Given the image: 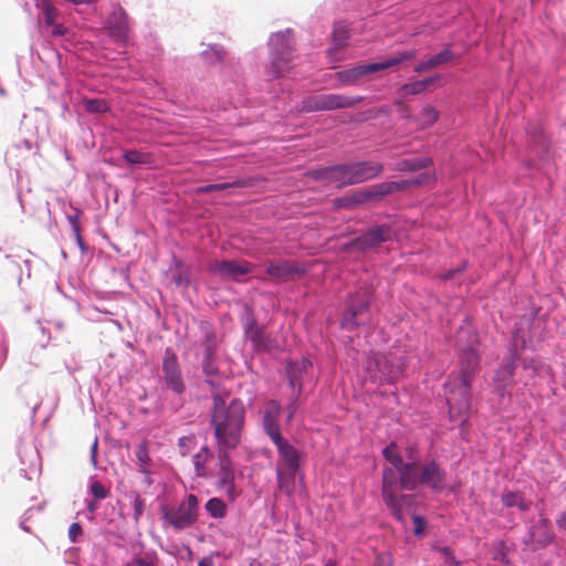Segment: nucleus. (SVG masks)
Here are the masks:
<instances>
[{"instance_id":"7","label":"nucleus","mask_w":566,"mask_h":566,"mask_svg":"<svg viewBox=\"0 0 566 566\" xmlns=\"http://www.w3.org/2000/svg\"><path fill=\"white\" fill-rule=\"evenodd\" d=\"M415 57L416 51L401 52L381 62L359 64L354 67L340 71L337 73V78L343 84H354L365 75L397 66L400 63L412 60Z\"/></svg>"},{"instance_id":"1","label":"nucleus","mask_w":566,"mask_h":566,"mask_svg":"<svg viewBox=\"0 0 566 566\" xmlns=\"http://www.w3.org/2000/svg\"><path fill=\"white\" fill-rule=\"evenodd\" d=\"M210 424L213 428L217 448L235 449L241 441L245 410L243 402L232 399L227 403L220 394L212 397Z\"/></svg>"},{"instance_id":"43","label":"nucleus","mask_w":566,"mask_h":566,"mask_svg":"<svg viewBox=\"0 0 566 566\" xmlns=\"http://www.w3.org/2000/svg\"><path fill=\"white\" fill-rule=\"evenodd\" d=\"M537 527L544 530L543 538L538 539V542L544 545L551 543L553 535L549 532V521L547 518H541Z\"/></svg>"},{"instance_id":"24","label":"nucleus","mask_w":566,"mask_h":566,"mask_svg":"<svg viewBox=\"0 0 566 566\" xmlns=\"http://www.w3.org/2000/svg\"><path fill=\"white\" fill-rule=\"evenodd\" d=\"M311 366V361L305 358L301 359L300 361L290 363L287 365L286 371L289 376V382L293 389L297 388L298 392L301 391V375L302 373H306Z\"/></svg>"},{"instance_id":"30","label":"nucleus","mask_w":566,"mask_h":566,"mask_svg":"<svg viewBox=\"0 0 566 566\" xmlns=\"http://www.w3.org/2000/svg\"><path fill=\"white\" fill-rule=\"evenodd\" d=\"M36 7L41 10L44 15V22L46 25H53L57 15V10L53 6L51 0H38Z\"/></svg>"},{"instance_id":"39","label":"nucleus","mask_w":566,"mask_h":566,"mask_svg":"<svg viewBox=\"0 0 566 566\" xmlns=\"http://www.w3.org/2000/svg\"><path fill=\"white\" fill-rule=\"evenodd\" d=\"M452 59H453V53L450 49H444L437 55L430 57L431 62L433 63L434 69L450 62Z\"/></svg>"},{"instance_id":"45","label":"nucleus","mask_w":566,"mask_h":566,"mask_svg":"<svg viewBox=\"0 0 566 566\" xmlns=\"http://www.w3.org/2000/svg\"><path fill=\"white\" fill-rule=\"evenodd\" d=\"M363 193H364L365 203L371 202V201H379L375 185L368 187L367 189H363Z\"/></svg>"},{"instance_id":"48","label":"nucleus","mask_w":566,"mask_h":566,"mask_svg":"<svg viewBox=\"0 0 566 566\" xmlns=\"http://www.w3.org/2000/svg\"><path fill=\"white\" fill-rule=\"evenodd\" d=\"M335 206L338 207V208H349V207H353V203H352V200H350V195L335 199Z\"/></svg>"},{"instance_id":"20","label":"nucleus","mask_w":566,"mask_h":566,"mask_svg":"<svg viewBox=\"0 0 566 566\" xmlns=\"http://www.w3.org/2000/svg\"><path fill=\"white\" fill-rule=\"evenodd\" d=\"M389 235V229L384 226H378L375 228H371L366 233L360 235L359 238L355 239L352 242V245L360 249V250H367L370 248H374L378 245L379 243L386 241Z\"/></svg>"},{"instance_id":"49","label":"nucleus","mask_w":566,"mask_h":566,"mask_svg":"<svg viewBox=\"0 0 566 566\" xmlns=\"http://www.w3.org/2000/svg\"><path fill=\"white\" fill-rule=\"evenodd\" d=\"M432 69H434L433 63L431 62L430 59H428L427 61L419 63L415 67V72L422 73V72H426V71H429V70H432Z\"/></svg>"},{"instance_id":"23","label":"nucleus","mask_w":566,"mask_h":566,"mask_svg":"<svg viewBox=\"0 0 566 566\" xmlns=\"http://www.w3.org/2000/svg\"><path fill=\"white\" fill-rule=\"evenodd\" d=\"M135 454H136V464L138 467V471L145 475L146 483L148 485H150L151 484L150 468H151L153 461L149 455L148 443L146 441H143L142 443H139L136 449Z\"/></svg>"},{"instance_id":"50","label":"nucleus","mask_w":566,"mask_h":566,"mask_svg":"<svg viewBox=\"0 0 566 566\" xmlns=\"http://www.w3.org/2000/svg\"><path fill=\"white\" fill-rule=\"evenodd\" d=\"M350 200H352L353 207L364 205L365 200H364L363 190H358V191H355L354 193H352Z\"/></svg>"},{"instance_id":"38","label":"nucleus","mask_w":566,"mask_h":566,"mask_svg":"<svg viewBox=\"0 0 566 566\" xmlns=\"http://www.w3.org/2000/svg\"><path fill=\"white\" fill-rule=\"evenodd\" d=\"M493 559L503 564H509L507 547L504 542L500 541L494 544Z\"/></svg>"},{"instance_id":"59","label":"nucleus","mask_w":566,"mask_h":566,"mask_svg":"<svg viewBox=\"0 0 566 566\" xmlns=\"http://www.w3.org/2000/svg\"><path fill=\"white\" fill-rule=\"evenodd\" d=\"M198 566H213V558L211 556L203 557L199 560Z\"/></svg>"},{"instance_id":"44","label":"nucleus","mask_w":566,"mask_h":566,"mask_svg":"<svg viewBox=\"0 0 566 566\" xmlns=\"http://www.w3.org/2000/svg\"><path fill=\"white\" fill-rule=\"evenodd\" d=\"M82 534V526L80 523H72L69 528V538L71 543H76L77 537Z\"/></svg>"},{"instance_id":"6","label":"nucleus","mask_w":566,"mask_h":566,"mask_svg":"<svg viewBox=\"0 0 566 566\" xmlns=\"http://www.w3.org/2000/svg\"><path fill=\"white\" fill-rule=\"evenodd\" d=\"M270 63L266 73L273 78H279L292 70L293 40L290 32H277L270 38Z\"/></svg>"},{"instance_id":"8","label":"nucleus","mask_w":566,"mask_h":566,"mask_svg":"<svg viewBox=\"0 0 566 566\" xmlns=\"http://www.w3.org/2000/svg\"><path fill=\"white\" fill-rule=\"evenodd\" d=\"M361 101V96H348L344 94L312 95L303 101L302 109L306 112H319L349 108Z\"/></svg>"},{"instance_id":"12","label":"nucleus","mask_w":566,"mask_h":566,"mask_svg":"<svg viewBox=\"0 0 566 566\" xmlns=\"http://www.w3.org/2000/svg\"><path fill=\"white\" fill-rule=\"evenodd\" d=\"M163 373L166 386L177 394L185 391L179 364L172 349L167 348L163 360Z\"/></svg>"},{"instance_id":"29","label":"nucleus","mask_w":566,"mask_h":566,"mask_svg":"<svg viewBox=\"0 0 566 566\" xmlns=\"http://www.w3.org/2000/svg\"><path fill=\"white\" fill-rule=\"evenodd\" d=\"M439 118V112L431 105H426L419 116L417 117V120L419 122L421 128H427L432 126Z\"/></svg>"},{"instance_id":"28","label":"nucleus","mask_w":566,"mask_h":566,"mask_svg":"<svg viewBox=\"0 0 566 566\" xmlns=\"http://www.w3.org/2000/svg\"><path fill=\"white\" fill-rule=\"evenodd\" d=\"M212 458V453L208 447H202L198 453L193 455V465L198 476H207V463Z\"/></svg>"},{"instance_id":"57","label":"nucleus","mask_w":566,"mask_h":566,"mask_svg":"<svg viewBox=\"0 0 566 566\" xmlns=\"http://www.w3.org/2000/svg\"><path fill=\"white\" fill-rule=\"evenodd\" d=\"M297 410V406H296V402H291L289 406H287V411H289V415L286 417V421L287 422H291L292 419H293V416L294 413L296 412Z\"/></svg>"},{"instance_id":"17","label":"nucleus","mask_w":566,"mask_h":566,"mask_svg":"<svg viewBox=\"0 0 566 566\" xmlns=\"http://www.w3.org/2000/svg\"><path fill=\"white\" fill-rule=\"evenodd\" d=\"M514 355H512L503 365L496 370L494 375L495 391L499 395L501 402L510 399V394L506 392V387L511 385L515 370Z\"/></svg>"},{"instance_id":"61","label":"nucleus","mask_w":566,"mask_h":566,"mask_svg":"<svg viewBox=\"0 0 566 566\" xmlns=\"http://www.w3.org/2000/svg\"><path fill=\"white\" fill-rule=\"evenodd\" d=\"M557 525L563 528L566 527V516L565 515H563L560 518L557 520Z\"/></svg>"},{"instance_id":"5","label":"nucleus","mask_w":566,"mask_h":566,"mask_svg":"<svg viewBox=\"0 0 566 566\" xmlns=\"http://www.w3.org/2000/svg\"><path fill=\"white\" fill-rule=\"evenodd\" d=\"M419 485L441 492L447 486V472L436 461L424 465L413 461V468L402 478L400 490L415 491Z\"/></svg>"},{"instance_id":"51","label":"nucleus","mask_w":566,"mask_h":566,"mask_svg":"<svg viewBox=\"0 0 566 566\" xmlns=\"http://www.w3.org/2000/svg\"><path fill=\"white\" fill-rule=\"evenodd\" d=\"M202 368L207 375H213L217 371V367L214 366V360H202Z\"/></svg>"},{"instance_id":"25","label":"nucleus","mask_w":566,"mask_h":566,"mask_svg":"<svg viewBox=\"0 0 566 566\" xmlns=\"http://www.w3.org/2000/svg\"><path fill=\"white\" fill-rule=\"evenodd\" d=\"M251 179H237L232 182H220V184H210L197 189L198 193H208L212 191H223L230 188H243L252 186Z\"/></svg>"},{"instance_id":"11","label":"nucleus","mask_w":566,"mask_h":566,"mask_svg":"<svg viewBox=\"0 0 566 566\" xmlns=\"http://www.w3.org/2000/svg\"><path fill=\"white\" fill-rule=\"evenodd\" d=\"M218 449V460H219V488L224 490L227 495L234 500L237 496L235 485H234V470L232 467L231 458L228 453L230 449L226 448H217Z\"/></svg>"},{"instance_id":"35","label":"nucleus","mask_w":566,"mask_h":566,"mask_svg":"<svg viewBox=\"0 0 566 566\" xmlns=\"http://www.w3.org/2000/svg\"><path fill=\"white\" fill-rule=\"evenodd\" d=\"M200 331L202 334L201 345H212L217 344L216 333L212 326L209 323H201Z\"/></svg>"},{"instance_id":"41","label":"nucleus","mask_w":566,"mask_h":566,"mask_svg":"<svg viewBox=\"0 0 566 566\" xmlns=\"http://www.w3.org/2000/svg\"><path fill=\"white\" fill-rule=\"evenodd\" d=\"M437 552L441 555L448 566H460V562L455 558L449 547H438Z\"/></svg>"},{"instance_id":"64","label":"nucleus","mask_w":566,"mask_h":566,"mask_svg":"<svg viewBox=\"0 0 566 566\" xmlns=\"http://www.w3.org/2000/svg\"><path fill=\"white\" fill-rule=\"evenodd\" d=\"M7 91L3 87H0V96H6Z\"/></svg>"},{"instance_id":"33","label":"nucleus","mask_w":566,"mask_h":566,"mask_svg":"<svg viewBox=\"0 0 566 566\" xmlns=\"http://www.w3.org/2000/svg\"><path fill=\"white\" fill-rule=\"evenodd\" d=\"M126 566H158V556L155 552H148L133 557Z\"/></svg>"},{"instance_id":"54","label":"nucleus","mask_w":566,"mask_h":566,"mask_svg":"<svg viewBox=\"0 0 566 566\" xmlns=\"http://www.w3.org/2000/svg\"><path fill=\"white\" fill-rule=\"evenodd\" d=\"M439 80H440V75L437 74V75L420 80V82H421V84H423V88L427 90L429 86L433 85Z\"/></svg>"},{"instance_id":"19","label":"nucleus","mask_w":566,"mask_h":566,"mask_svg":"<svg viewBox=\"0 0 566 566\" xmlns=\"http://www.w3.org/2000/svg\"><path fill=\"white\" fill-rule=\"evenodd\" d=\"M106 29L112 38L125 40L128 32V18L126 11L117 6L114 8L106 21Z\"/></svg>"},{"instance_id":"55","label":"nucleus","mask_w":566,"mask_h":566,"mask_svg":"<svg viewBox=\"0 0 566 566\" xmlns=\"http://www.w3.org/2000/svg\"><path fill=\"white\" fill-rule=\"evenodd\" d=\"M70 221L73 224V229H74V232H75V235H76L77 243L80 244L81 248H84L83 240H82V237L80 234V228H78L76 221L73 218H70Z\"/></svg>"},{"instance_id":"40","label":"nucleus","mask_w":566,"mask_h":566,"mask_svg":"<svg viewBox=\"0 0 566 566\" xmlns=\"http://www.w3.org/2000/svg\"><path fill=\"white\" fill-rule=\"evenodd\" d=\"M133 507H134V521L138 523L140 516L144 513L145 507V501L142 499L139 493L134 492L133 493Z\"/></svg>"},{"instance_id":"26","label":"nucleus","mask_w":566,"mask_h":566,"mask_svg":"<svg viewBox=\"0 0 566 566\" xmlns=\"http://www.w3.org/2000/svg\"><path fill=\"white\" fill-rule=\"evenodd\" d=\"M501 501L506 507H518L525 512L531 509V501L526 500L522 493L518 492H504L501 496Z\"/></svg>"},{"instance_id":"16","label":"nucleus","mask_w":566,"mask_h":566,"mask_svg":"<svg viewBox=\"0 0 566 566\" xmlns=\"http://www.w3.org/2000/svg\"><path fill=\"white\" fill-rule=\"evenodd\" d=\"M277 448L282 469L297 471L300 468V453L283 436L271 440Z\"/></svg>"},{"instance_id":"46","label":"nucleus","mask_w":566,"mask_h":566,"mask_svg":"<svg viewBox=\"0 0 566 566\" xmlns=\"http://www.w3.org/2000/svg\"><path fill=\"white\" fill-rule=\"evenodd\" d=\"M412 522H413V526H415V530H413L415 534L416 535L422 534L424 531V526H426L424 520L418 515H413Z\"/></svg>"},{"instance_id":"21","label":"nucleus","mask_w":566,"mask_h":566,"mask_svg":"<svg viewBox=\"0 0 566 566\" xmlns=\"http://www.w3.org/2000/svg\"><path fill=\"white\" fill-rule=\"evenodd\" d=\"M348 38V27L343 22L336 23L332 33V46L328 49V54L334 61L339 60L338 53L347 46Z\"/></svg>"},{"instance_id":"56","label":"nucleus","mask_w":566,"mask_h":566,"mask_svg":"<svg viewBox=\"0 0 566 566\" xmlns=\"http://www.w3.org/2000/svg\"><path fill=\"white\" fill-rule=\"evenodd\" d=\"M374 566H390L389 557L382 555L377 556Z\"/></svg>"},{"instance_id":"42","label":"nucleus","mask_w":566,"mask_h":566,"mask_svg":"<svg viewBox=\"0 0 566 566\" xmlns=\"http://www.w3.org/2000/svg\"><path fill=\"white\" fill-rule=\"evenodd\" d=\"M91 492L96 500H104L109 494L108 490L99 481H94L91 484Z\"/></svg>"},{"instance_id":"53","label":"nucleus","mask_w":566,"mask_h":566,"mask_svg":"<svg viewBox=\"0 0 566 566\" xmlns=\"http://www.w3.org/2000/svg\"><path fill=\"white\" fill-rule=\"evenodd\" d=\"M97 449H98V440L95 439L91 447V461L94 467L97 464Z\"/></svg>"},{"instance_id":"4","label":"nucleus","mask_w":566,"mask_h":566,"mask_svg":"<svg viewBox=\"0 0 566 566\" xmlns=\"http://www.w3.org/2000/svg\"><path fill=\"white\" fill-rule=\"evenodd\" d=\"M460 384L448 398L450 413L463 417L471 408L472 377L479 369V355L475 349L467 348L460 356Z\"/></svg>"},{"instance_id":"2","label":"nucleus","mask_w":566,"mask_h":566,"mask_svg":"<svg viewBox=\"0 0 566 566\" xmlns=\"http://www.w3.org/2000/svg\"><path fill=\"white\" fill-rule=\"evenodd\" d=\"M384 458L391 467L382 469L381 495L386 506L400 522L403 521L402 505L410 500V495L400 494L402 478L413 468V461L403 462L398 452L396 442H391L382 450Z\"/></svg>"},{"instance_id":"13","label":"nucleus","mask_w":566,"mask_h":566,"mask_svg":"<svg viewBox=\"0 0 566 566\" xmlns=\"http://www.w3.org/2000/svg\"><path fill=\"white\" fill-rule=\"evenodd\" d=\"M266 274L277 281H289L300 277L306 273L304 266L290 260L273 261L269 260L264 263Z\"/></svg>"},{"instance_id":"10","label":"nucleus","mask_w":566,"mask_h":566,"mask_svg":"<svg viewBox=\"0 0 566 566\" xmlns=\"http://www.w3.org/2000/svg\"><path fill=\"white\" fill-rule=\"evenodd\" d=\"M371 300V293L368 289H360L355 292L348 301L347 312L342 321V326L346 329H354L363 322L358 321V316L367 311Z\"/></svg>"},{"instance_id":"22","label":"nucleus","mask_w":566,"mask_h":566,"mask_svg":"<svg viewBox=\"0 0 566 566\" xmlns=\"http://www.w3.org/2000/svg\"><path fill=\"white\" fill-rule=\"evenodd\" d=\"M428 178L429 177L427 175L426 176L421 175L418 179H416L413 181H409V180L385 181V182L375 185V188L377 190L379 200H381L384 197H386L388 195L406 190L411 184H422L424 181V179H428Z\"/></svg>"},{"instance_id":"36","label":"nucleus","mask_w":566,"mask_h":566,"mask_svg":"<svg viewBox=\"0 0 566 566\" xmlns=\"http://www.w3.org/2000/svg\"><path fill=\"white\" fill-rule=\"evenodd\" d=\"M432 164V160L428 157L416 158L411 160L403 161V168L408 170H419L429 167Z\"/></svg>"},{"instance_id":"15","label":"nucleus","mask_w":566,"mask_h":566,"mask_svg":"<svg viewBox=\"0 0 566 566\" xmlns=\"http://www.w3.org/2000/svg\"><path fill=\"white\" fill-rule=\"evenodd\" d=\"M252 264L243 261H228V260H217L211 263L210 271L214 274H218L222 279H231L238 280L240 276L247 275L251 272Z\"/></svg>"},{"instance_id":"37","label":"nucleus","mask_w":566,"mask_h":566,"mask_svg":"<svg viewBox=\"0 0 566 566\" xmlns=\"http://www.w3.org/2000/svg\"><path fill=\"white\" fill-rule=\"evenodd\" d=\"M399 91H400L401 95L407 96V95H418V94H421L426 90L423 88V84H421L420 81H415L412 83L403 84L399 88Z\"/></svg>"},{"instance_id":"14","label":"nucleus","mask_w":566,"mask_h":566,"mask_svg":"<svg viewBox=\"0 0 566 566\" xmlns=\"http://www.w3.org/2000/svg\"><path fill=\"white\" fill-rule=\"evenodd\" d=\"M244 333L256 352H271L279 348L277 342L268 335L263 327L256 326L253 317L248 318Z\"/></svg>"},{"instance_id":"32","label":"nucleus","mask_w":566,"mask_h":566,"mask_svg":"<svg viewBox=\"0 0 566 566\" xmlns=\"http://www.w3.org/2000/svg\"><path fill=\"white\" fill-rule=\"evenodd\" d=\"M124 158L128 164L137 165H150L154 161L151 154L138 150H126L124 153Z\"/></svg>"},{"instance_id":"52","label":"nucleus","mask_w":566,"mask_h":566,"mask_svg":"<svg viewBox=\"0 0 566 566\" xmlns=\"http://www.w3.org/2000/svg\"><path fill=\"white\" fill-rule=\"evenodd\" d=\"M52 27H53V30H52L53 36H63L69 32V29L66 27H64L63 24H56L54 22V24Z\"/></svg>"},{"instance_id":"58","label":"nucleus","mask_w":566,"mask_h":566,"mask_svg":"<svg viewBox=\"0 0 566 566\" xmlns=\"http://www.w3.org/2000/svg\"><path fill=\"white\" fill-rule=\"evenodd\" d=\"M462 270H463L462 268H458L455 270H450V271L446 272L444 274H442V279L444 281L451 280V279H453L455 276V274L462 272Z\"/></svg>"},{"instance_id":"62","label":"nucleus","mask_w":566,"mask_h":566,"mask_svg":"<svg viewBox=\"0 0 566 566\" xmlns=\"http://www.w3.org/2000/svg\"><path fill=\"white\" fill-rule=\"evenodd\" d=\"M87 509L90 512H94L97 509V505H96V503L92 502V503H88Z\"/></svg>"},{"instance_id":"3","label":"nucleus","mask_w":566,"mask_h":566,"mask_svg":"<svg viewBox=\"0 0 566 566\" xmlns=\"http://www.w3.org/2000/svg\"><path fill=\"white\" fill-rule=\"evenodd\" d=\"M384 172V165L376 161H357L335 165L311 171L318 181L336 184L337 188L361 184L377 178Z\"/></svg>"},{"instance_id":"47","label":"nucleus","mask_w":566,"mask_h":566,"mask_svg":"<svg viewBox=\"0 0 566 566\" xmlns=\"http://www.w3.org/2000/svg\"><path fill=\"white\" fill-rule=\"evenodd\" d=\"M205 348V357L206 360H214L216 359V349L217 344L212 345H201Z\"/></svg>"},{"instance_id":"18","label":"nucleus","mask_w":566,"mask_h":566,"mask_svg":"<svg viewBox=\"0 0 566 566\" xmlns=\"http://www.w3.org/2000/svg\"><path fill=\"white\" fill-rule=\"evenodd\" d=\"M281 416V406L276 400H269L263 411V428L271 440L281 437L279 418Z\"/></svg>"},{"instance_id":"31","label":"nucleus","mask_w":566,"mask_h":566,"mask_svg":"<svg viewBox=\"0 0 566 566\" xmlns=\"http://www.w3.org/2000/svg\"><path fill=\"white\" fill-rule=\"evenodd\" d=\"M206 510L213 518H222L226 516L227 506L226 503L218 497H212L206 503Z\"/></svg>"},{"instance_id":"27","label":"nucleus","mask_w":566,"mask_h":566,"mask_svg":"<svg viewBox=\"0 0 566 566\" xmlns=\"http://www.w3.org/2000/svg\"><path fill=\"white\" fill-rule=\"evenodd\" d=\"M297 471L282 469L280 464L276 468L277 484L281 491L292 494L294 490L295 474Z\"/></svg>"},{"instance_id":"34","label":"nucleus","mask_w":566,"mask_h":566,"mask_svg":"<svg viewBox=\"0 0 566 566\" xmlns=\"http://www.w3.org/2000/svg\"><path fill=\"white\" fill-rule=\"evenodd\" d=\"M85 109L90 113H105L108 111L107 103L99 98H85L83 101Z\"/></svg>"},{"instance_id":"63","label":"nucleus","mask_w":566,"mask_h":566,"mask_svg":"<svg viewBox=\"0 0 566 566\" xmlns=\"http://www.w3.org/2000/svg\"><path fill=\"white\" fill-rule=\"evenodd\" d=\"M324 566H337L336 563L332 559L327 560Z\"/></svg>"},{"instance_id":"60","label":"nucleus","mask_w":566,"mask_h":566,"mask_svg":"<svg viewBox=\"0 0 566 566\" xmlns=\"http://www.w3.org/2000/svg\"><path fill=\"white\" fill-rule=\"evenodd\" d=\"M224 50L222 48L214 50V55L217 61H222L224 57Z\"/></svg>"},{"instance_id":"9","label":"nucleus","mask_w":566,"mask_h":566,"mask_svg":"<svg viewBox=\"0 0 566 566\" xmlns=\"http://www.w3.org/2000/svg\"><path fill=\"white\" fill-rule=\"evenodd\" d=\"M198 497L189 494L176 509L166 510L164 518L178 531L193 525L198 520Z\"/></svg>"}]
</instances>
